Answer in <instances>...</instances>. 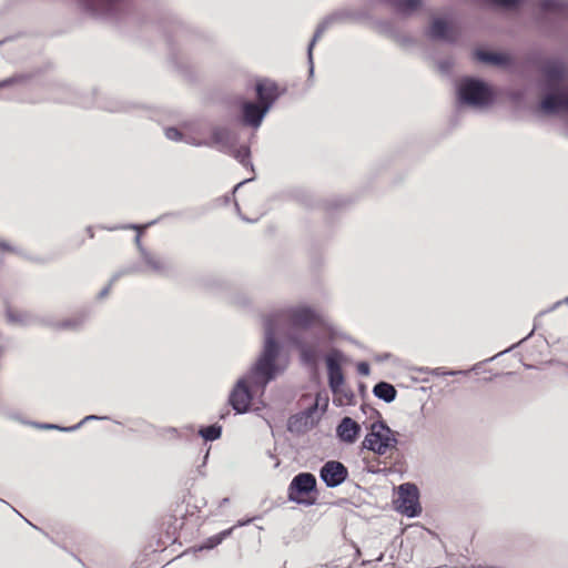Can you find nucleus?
<instances>
[{
  "instance_id": "obj_2",
  "label": "nucleus",
  "mask_w": 568,
  "mask_h": 568,
  "mask_svg": "<svg viewBox=\"0 0 568 568\" xmlns=\"http://www.w3.org/2000/svg\"><path fill=\"white\" fill-rule=\"evenodd\" d=\"M567 68L560 61H548L542 68V80L547 92L540 102V110L546 114H568Z\"/></svg>"
},
{
  "instance_id": "obj_26",
  "label": "nucleus",
  "mask_w": 568,
  "mask_h": 568,
  "mask_svg": "<svg viewBox=\"0 0 568 568\" xmlns=\"http://www.w3.org/2000/svg\"><path fill=\"white\" fill-rule=\"evenodd\" d=\"M357 372L363 376H367L369 374V365L365 362L358 363Z\"/></svg>"
},
{
  "instance_id": "obj_7",
  "label": "nucleus",
  "mask_w": 568,
  "mask_h": 568,
  "mask_svg": "<svg viewBox=\"0 0 568 568\" xmlns=\"http://www.w3.org/2000/svg\"><path fill=\"white\" fill-rule=\"evenodd\" d=\"M429 34L434 39L450 41L455 38V23L450 14H439L432 19Z\"/></svg>"
},
{
  "instance_id": "obj_24",
  "label": "nucleus",
  "mask_w": 568,
  "mask_h": 568,
  "mask_svg": "<svg viewBox=\"0 0 568 568\" xmlns=\"http://www.w3.org/2000/svg\"><path fill=\"white\" fill-rule=\"evenodd\" d=\"M227 131L224 129H215L213 132V140L215 143H222L226 136Z\"/></svg>"
},
{
  "instance_id": "obj_18",
  "label": "nucleus",
  "mask_w": 568,
  "mask_h": 568,
  "mask_svg": "<svg viewBox=\"0 0 568 568\" xmlns=\"http://www.w3.org/2000/svg\"><path fill=\"white\" fill-rule=\"evenodd\" d=\"M143 258L149 265L150 270L154 272H163L166 270V262L159 256L144 254Z\"/></svg>"
},
{
  "instance_id": "obj_4",
  "label": "nucleus",
  "mask_w": 568,
  "mask_h": 568,
  "mask_svg": "<svg viewBox=\"0 0 568 568\" xmlns=\"http://www.w3.org/2000/svg\"><path fill=\"white\" fill-rule=\"evenodd\" d=\"M396 445L392 430L383 423H374L363 440V447L378 455H386Z\"/></svg>"
},
{
  "instance_id": "obj_10",
  "label": "nucleus",
  "mask_w": 568,
  "mask_h": 568,
  "mask_svg": "<svg viewBox=\"0 0 568 568\" xmlns=\"http://www.w3.org/2000/svg\"><path fill=\"white\" fill-rule=\"evenodd\" d=\"M474 57L481 63L497 67L506 65L510 61L508 53L494 51L486 48H477L474 51Z\"/></svg>"
},
{
  "instance_id": "obj_19",
  "label": "nucleus",
  "mask_w": 568,
  "mask_h": 568,
  "mask_svg": "<svg viewBox=\"0 0 568 568\" xmlns=\"http://www.w3.org/2000/svg\"><path fill=\"white\" fill-rule=\"evenodd\" d=\"M329 386L333 392H337L343 385L344 377L342 369L328 372Z\"/></svg>"
},
{
  "instance_id": "obj_23",
  "label": "nucleus",
  "mask_w": 568,
  "mask_h": 568,
  "mask_svg": "<svg viewBox=\"0 0 568 568\" xmlns=\"http://www.w3.org/2000/svg\"><path fill=\"white\" fill-rule=\"evenodd\" d=\"M232 531L231 529H227L220 535L215 536L214 538L210 539V545L206 546V548H213L214 546L219 545L226 536H229Z\"/></svg>"
},
{
  "instance_id": "obj_28",
  "label": "nucleus",
  "mask_w": 568,
  "mask_h": 568,
  "mask_svg": "<svg viewBox=\"0 0 568 568\" xmlns=\"http://www.w3.org/2000/svg\"><path fill=\"white\" fill-rule=\"evenodd\" d=\"M135 242H136L138 244L140 243V235H139V234L135 236Z\"/></svg>"
},
{
  "instance_id": "obj_13",
  "label": "nucleus",
  "mask_w": 568,
  "mask_h": 568,
  "mask_svg": "<svg viewBox=\"0 0 568 568\" xmlns=\"http://www.w3.org/2000/svg\"><path fill=\"white\" fill-rule=\"evenodd\" d=\"M256 92L258 101L263 106L267 105V111L270 110L272 103L277 97L276 85L272 81H261L256 85Z\"/></svg>"
},
{
  "instance_id": "obj_21",
  "label": "nucleus",
  "mask_w": 568,
  "mask_h": 568,
  "mask_svg": "<svg viewBox=\"0 0 568 568\" xmlns=\"http://www.w3.org/2000/svg\"><path fill=\"white\" fill-rule=\"evenodd\" d=\"M200 434L206 440H214L221 436V427L212 425L201 429Z\"/></svg>"
},
{
  "instance_id": "obj_9",
  "label": "nucleus",
  "mask_w": 568,
  "mask_h": 568,
  "mask_svg": "<svg viewBox=\"0 0 568 568\" xmlns=\"http://www.w3.org/2000/svg\"><path fill=\"white\" fill-rule=\"evenodd\" d=\"M288 317L296 326H308L318 321L317 312L306 305H298L288 311Z\"/></svg>"
},
{
  "instance_id": "obj_5",
  "label": "nucleus",
  "mask_w": 568,
  "mask_h": 568,
  "mask_svg": "<svg viewBox=\"0 0 568 568\" xmlns=\"http://www.w3.org/2000/svg\"><path fill=\"white\" fill-rule=\"evenodd\" d=\"M394 503L396 510L408 517H415L422 510L418 503V489L413 484L400 485L397 488V498Z\"/></svg>"
},
{
  "instance_id": "obj_17",
  "label": "nucleus",
  "mask_w": 568,
  "mask_h": 568,
  "mask_svg": "<svg viewBox=\"0 0 568 568\" xmlns=\"http://www.w3.org/2000/svg\"><path fill=\"white\" fill-rule=\"evenodd\" d=\"M343 354L336 349L331 351L325 358L326 367L328 372L337 371L341 368L343 363Z\"/></svg>"
},
{
  "instance_id": "obj_27",
  "label": "nucleus",
  "mask_w": 568,
  "mask_h": 568,
  "mask_svg": "<svg viewBox=\"0 0 568 568\" xmlns=\"http://www.w3.org/2000/svg\"><path fill=\"white\" fill-rule=\"evenodd\" d=\"M542 6L545 8H555L558 6V0H542Z\"/></svg>"
},
{
  "instance_id": "obj_11",
  "label": "nucleus",
  "mask_w": 568,
  "mask_h": 568,
  "mask_svg": "<svg viewBox=\"0 0 568 568\" xmlns=\"http://www.w3.org/2000/svg\"><path fill=\"white\" fill-rule=\"evenodd\" d=\"M267 105L263 106L258 101V104L253 102L243 103V120L244 123L253 128H258L267 113Z\"/></svg>"
},
{
  "instance_id": "obj_22",
  "label": "nucleus",
  "mask_w": 568,
  "mask_h": 568,
  "mask_svg": "<svg viewBox=\"0 0 568 568\" xmlns=\"http://www.w3.org/2000/svg\"><path fill=\"white\" fill-rule=\"evenodd\" d=\"M322 32H323V27L317 29V31L314 34L313 40L311 41V43L308 45V60H310V63H311V68H310V73L311 74L313 73V61H312L313 47H314L315 42L321 38Z\"/></svg>"
},
{
  "instance_id": "obj_14",
  "label": "nucleus",
  "mask_w": 568,
  "mask_h": 568,
  "mask_svg": "<svg viewBox=\"0 0 568 568\" xmlns=\"http://www.w3.org/2000/svg\"><path fill=\"white\" fill-rule=\"evenodd\" d=\"M192 126L191 125H183L182 130H179L176 128H168L165 130V136L173 141H184L185 143L193 144V145H202V141L195 140L192 135Z\"/></svg>"
},
{
  "instance_id": "obj_29",
  "label": "nucleus",
  "mask_w": 568,
  "mask_h": 568,
  "mask_svg": "<svg viewBox=\"0 0 568 568\" xmlns=\"http://www.w3.org/2000/svg\"><path fill=\"white\" fill-rule=\"evenodd\" d=\"M565 303H567V304H568V297L565 300Z\"/></svg>"
},
{
  "instance_id": "obj_1",
  "label": "nucleus",
  "mask_w": 568,
  "mask_h": 568,
  "mask_svg": "<svg viewBox=\"0 0 568 568\" xmlns=\"http://www.w3.org/2000/svg\"><path fill=\"white\" fill-rule=\"evenodd\" d=\"M280 346L274 341L271 328L265 329V342L261 356L251 369L241 377L230 395V404L240 414L245 413L252 400L253 390L264 389L280 368L276 364Z\"/></svg>"
},
{
  "instance_id": "obj_12",
  "label": "nucleus",
  "mask_w": 568,
  "mask_h": 568,
  "mask_svg": "<svg viewBox=\"0 0 568 568\" xmlns=\"http://www.w3.org/2000/svg\"><path fill=\"white\" fill-rule=\"evenodd\" d=\"M338 438L347 444H353L359 436L361 426L351 417H344L336 428Z\"/></svg>"
},
{
  "instance_id": "obj_6",
  "label": "nucleus",
  "mask_w": 568,
  "mask_h": 568,
  "mask_svg": "<svg viewBox=\"0 0 568 568\" xmlns=\"http://www.w3.org/2000/svg\"><path fill=\"white\" fill-rule=\"evenodd\" d=\"M347 476V468L337 460L326 462L320 470L321 479L329 488H334L343 484Z\"/></svg>"
},
{
  "instance_id": "obj_16",
  "label": "nucleus",
  "mask_w": 568,
  "mask_h": 568,
  "mask_svg": "<svg viewBox=\"0 0 568 568\" xmlns=\"http://www.w3.org/2000/svg\"><path fill=\"white\" fill-rule=\"evenodd\" d=\"M374 394L378 398H382L385 402L390 403L395 399L396 390L390 384L382 382L374 387Z\"/></svg>"
},
{
  "instance_id": "obj_3",
  "label": "nucleus",
  "mask_w": 568,
  "mask_h": 568,
  "mask_svg": "<svg viewBox=\"0 0 568 568\" xmlns=\"http://www.w3.org/2000/svg\"><path fill=\"white\" fill-rule=\"evenodd\" d=\"M459 102L471 108H486L494 101L493 89L485 82L467 78L459 82L458 89Z\"/></svg>"
},
{
  "instance_id": "obj_15",
  "label": "nucleus",
  "mask_w": 568,
  "mask_h": 568,
  "mask_svg": "<svg viewBox=\"0 0 568 568\" xmlns=\"http://www.w3.org/2000/svg\"><path fill=\"white\" fill-rule=\"evenodd\" d=\"M300 354L304 363L315 365L320 357V349L316 344L303 343L300 345Z\"/></svg>"
},
{
  "instance_id": "obj_25",
  "label": "nucleus",
  "mask_w": 568,
  "mask_h": 568,
  "mask_svg": "<svg viewBox=\"0 0 568 568\" xmlns=\"http://www.w3.org/2000/svg\"><path fill=\"white\" fill-rule=\"evenodd\" d=\"M248 153H250V152H248V149H246V148H242L241 150H239V151H237V153H236V159H237L241 163L245 164V160L247 159Z\"/></svg>"
},
{
  "instance_id": "obj_20",
  "label": "nucleus",
  "mask_w": 568,
  "mask_h": 568,
  "mask_svg": "<svg viewBox=\"0 0 568 568\" xmlns=\"http://www.w3.org/2000/svg\"><path fill=\"white\" fill-rule=\"evenodd\" d=\"M99 417L95 416V415H89L87 417H84L78 425L75 426H71V427H59L58 425H53V424H45L42 426V428H45V429H59V430H62V432H72V430H75L78 429L81 425H83L85 422L88 420H91V419H98Z\"/></svg>"
},
{
  "instance_id": "obj_8",
  "label": "nucleus",
  "mask_w": 568,
  "mask_h": 568,
  "mask_svg": "<svg viewBox=\"0 0 568 568\" xmlns=\"http://www.w3.org/2000/svg\"><path fill=\"white\" fill-rule=\"evenodd\" d=\"M316 487V478L310 473L296 475L290 484L288 496L291 500H298V496L311 493Z\"/></svg>"
}]
</instances>
